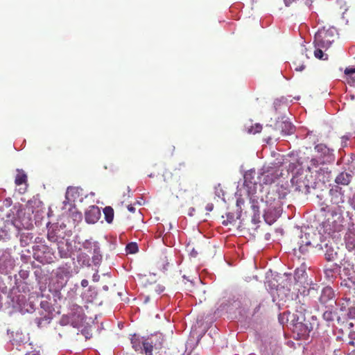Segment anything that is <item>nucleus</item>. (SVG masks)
<instances>
[{
	"label": "nucleus",
	"instance_id": "nucleus-1",
	"mask_svg": "<svg viewBox=\"0 0 355 355\" xmlns=\"http://www.w3.org/2000/svg\"><path fill=\"white\" fill-rule=\"evenodd\" d=\"M286 322L290 325L293 333L300 338H305L309 336L312 330V326L309 321L306 320L304 309L297 310V313H288Z\"/></svg>",
	"mask_w": 355,
	"mask_h": 355
},
{
	"label": "nucleus",
	"instance_id": "nucleus-2",
	"mask_svg": "<svg viewBox=\"0 0 355 355\" xmlns=\"http://www.w3.org/2000/svg\"><path fill=\"white\" fill-rule=\"evenodd\" d=\"M131 343L135 351L145 355H162L159 349L162 347V341L159 340L157 336H152L147 338L132 339Z\"/></svg>",
	"mask_w": 355,
	"mask_h": 355
},
{
	"label": "nucleus",
	"instance_id": "nucleus-3",
	"mask_svg": "<svg viewBox=\"0 0 355 355\" xmlns=\"http://www.w3.org/2000/svg\"><path fill=\"white\" fill-rule=\"evenodd\" d=\"M343 220L340 209L331 208L328 209L326 214V220L322 223L325 233L329 235H333L336 232L342 231Z\"/></svg>",
	"mask_w": 355,
	"mask_h": 355
},
{
	"label": "nucleus",
	"instance_id": "nucleus-4",
	"mask_svg": "<svg viewBox=\"0 0 355 355\" xmlns=\"http://www.w3.org/2000/svg\"><path fill=\"white\" fill-rule=\"evenodd\" d=\"M287 189L282 185H275L270 189L266 196V203L272 209H279L282 200L287 195Z\"/></svg>",
	"mask_w": 355,
	"mask_h": 355
},
{
	"label": "nucleus",
	"instance_id": "nucleus-5",
	"mask_svg": "<svg viewBox=\"0 0 355 355\" xmlns=\"http://www.w3.org/2000/svg\"><path fill=\"white\" fill-rule=\"evenodd\" d=\"M337 38L336 31L334 28L325 29L322 28L319 29L315 35L314 45L315 47L327 49Z\"/></svg>",
	"mask_w": 355,
	"mask_h": 355
},
{
	"label": "nucleus",
	"instance_id": "nucleus-6",
	"mask_svg": "<svg viewBox=\"0 0 355 355\" xmlns=\"http://www.w3.org/2000/svg\"><path fill=\"white\" fill-rule=\"evenodd\" d=\"M164 181L168 185L171 193L177 198H184L189 193V189L185 184H182L173 177V174L168 170H166L163 173Z\"/></svg>",
	"mask_w": 355,
	"mask_h": 355
},
{
	"label": "nucleus",
	"instance_id": "nucleus-7",
	"mask_svg": "<svg viewBox=\"0 0 355 355\" xmlns=\"http://www.w3.org/2000/svg\"><path fill=\"white\" fill-rule=\"evenodd\" d=\"M33 257L39 262L43 264L53 262L55 258L53 250L46 245L33 246Z\"/></svg>",
	"mask_w": 355,
	"mask_h": 355
},
{
	"label": "nucleus",
	"instance_id": "nucleus-8",
	"mask_svg": "<svg viewBox=\"0 0 355 355\" xmlns=\"http://www.w3.org/2000/svg\"><path fill=\"white\" fill-rule=\"evenodd\" d=\"M291 182L295 191L304 193H309L310 186L306 175L302 174L295 175L291 179Z\"/></svg>",
	"mask_w": 355,
	"mask_h": 355
},
{
	"label": "nucleus",
	"instance_id": "nucleus-9",
	"mask_svg": "<svg viewBox=\"0 0 355 355\" xmlns=\"http://www.w3.org/2000/svg\"><path fill=\"white\" fill-rule=\"evenodd\" d=\"M329 195L331 197V202L338 207L336 208L340 209V204L344 202V193L340 187L335 185L329 190Z\"/></svg>",
	"mask_w": 355,
	"mask_h": 355
},
{
	"label": "nucleus",
	"instance_id": "nucleus-10",
	"mask_svg": "<svg viewBox=\"0 0 355 355\" xmlns=\"http://www.w3.org/2000/svg\"><path fill=\"white\" fill-rule=\"evenodd\" d=\"M306 51V49H303L300 53L297 54L294 58L293 65L297 71H302L306 67V62L309 60Z\"/></svg>",
	"mask_w": 355,
	"mask_h": 355
},
{
	"label": "nucleus",
	"instance_id": "nucleus-11",
	"mask_svg": "<svg viewBox=\"0 0 355 355\" xmlns=\"http://www.w3.org/2000/svg\"><path fill=\"white\" fill-rule=\"evenodd\" d=\"M278 176V171L275 168H270L261 174L260 181L265 184H270L274 182Z\"/></svg>",
	"mask_w": 355,
	"mask_h": 355
},
{
	"label": "nucleus",
	"instance_id": "nucleus-12",
	"mask_svg": "<svg viewBox=\"0 0 355 355\" xmlns=\"http://www.w3.org/2000/svg\"><path fill=\"white\" fill-rule=\"evenodd\" d=\"M101 211L97 206H91L85 212V220L88 223H95L101 217Z\"/></svg>",
	"mask_w": 355,
	"mask_h": 355
},
{
	"label": "nucleus",
	"instance_id": "nucleus-13",
	"mask_svg": "<svg viewBox=\"0 0 355 355\" xmlns=\"http://www.w3.org/2000/svg\"><path fill=\"white\" fill-rule=\"evenodd\" d=\"M334 292L331 287L327 286L322 288L319 301L322 304H326L328 302L336 303L334 300Z\"/></svg>",
	"mask_w": 355,
	"mask_h": 355
},
{
	"label": "nucleus",
	"instance_id": "nucleus-14",
	"mask_svg": "<svg viewBox=\"0 0 355 355\" xmlns=\"http://www.w3.org/2000/svg\"><path fill=\"white\" fill-rule=\"evenodd\" d=\"M315 150L318 153L319 158L324 159L327 162H329L331 159V150L323 144H318L315 146Z\"/></svg>",
	"mask_w": 355,
	"mask_h": 355
},
{
	"label": "nucleus",
	"instance_id": "nucleus-15",
	"mask_svg": "<svg viewBox=\"0 0 355 355\" xmlns=\"http://www.w3.org/2000/svg\"><path fill=\"white\" fill-rule=\"evenodd\" d=\"M277 129H278L283 135H288L294 132L295 127L293 124L288 121H283L278 122L276 124Z\"/></svg>",
	"mask_w": 355,
	"mask_h": 355
},
{
	"label": "nucleus",
	"instance_id": "nucleus-16",
	"mask_svg": "<svg viewBox=\"0 0 355 355\" xmlns=\"http://www.w3.org/2000/svg\"><path fill=\"white\" fill-rule=\"evenodd\" d=\"M343 78L349 85L355 86V67H346L344 71Z\"/></svg>",
	"mask_w": 355,
	"mask_h": 355
},
{
	"label": "nucleus",
	"instance_id": "nucleus-17",
	"mask_svg": "<svg viewBox=\"0 0 355 355\" xmlns=\"http://www.w3.org/2000/svg\"><path fill=\"white\" fill-rule=\"evenodd\" d=\"M352 175L346 172L340 173L335 180L337 184L348 185L351 182Z\"/></svg>",
	"mask_w": 355,
	"mask_h": 355
},
{
	"label": "nucleus",
	"instance_id": "nucleus-18",
	"mask_svg": "<svg viewBox=\"0 0 355 355\" xmlns=\"http://www.w3.org/2000/svg\"><path fill=\"white\" fill-rule=\"evenodd\" d=\"M27 175L22 169H17V175L15 179V183L17 185H21L27 182Z\"/></svg>",
	"mask_w": 355,
	"mask_h": 355
},
{
	"label": "nucleus",
	"instance_id": "nucleus-19",
	"mask_svg": "<svg viewBox=\"0 0 355 355\" xmlns=\"http://www.w3.org/2000/svg\"><path fill=\"white\" fill-rule=\"evenodd\" d=\"M105 219L108 223H111L114 219V209L110 206H107L103 209Z\"/></svg>",
	"mask_w": 355,
	"mask_h": 355
},
{
	"label": "nucleus",
	"instance_id": "nucleus-20",
	"mask_svg": "<svg viewBox=\"0 0 355 355\" xmlns=\"http://www.w3.org/2000/svg\"><path fill=\"white\" fill-rule=\"evenodd\" d=\"M336 316V313L331 311L327 310L323 313V318L327 322H332L334 320V317Z\"/></svg>",
	"mask_w": 355,
	"mask_h": 355
},
{
	"label": "nucleus",
	"instance_id": "nucleus-21",
	"mask_svg": "<svg viewBox=\"0 0 355 355\" xmlns=\"http://www.w3.org/2000/svg\"><path fill=\"white\" fill-rule=\"evenodd\" d=\"M322 48L315 47V50L314 51V55L316 58L320 60H327V55L324 54L322 50Z\"/></svg>",
	"mask_w": 355,
	"mask_h": 355
},
{
	"label": "nucleus",
	"instance_id": "nucleus-22",
	"mask_svg": "<svg viewBox=\"0 0 355 355\" xmlns=\"http://www.w3.org/2000/svg\"><path fill=\"white\" fill-rule=\"evenodd\" d=\"M126 252L130 254H134L138 251V246L136 243H130L126 245Z\"/></svg>",
	"mask_w": 355,
	"mask_h": 355
},
{
	"label": "nucleus",
	"instance_id": "nucleus-23",
	"mask_svg": "<svg viewBox=\"0 0 355 355\" xmlns=\"http://www.w3.org/2000/svg\"><path fill=\"white\" fill-rule=\"evenodd\" d=\"M47 239L51 242H56L58 241V236L55 230H50L47 234Z\"/></svg>",
	"mask_w": 355,
	"mask_h": 355
},
{
	"label": "nucleus",
	"instance_id": "nucleus-24",
	"mask_svg": "<svg viewBox=\"0 0 355 355\" xmlns=\"http://www.w3.org/2000/svg\"><path fill=\"white\" fill-rule=\"evenodd\" d=\"M261 129L262 126L259 123H256L254 125L251 126L249 129V132L252 134L259 133L261 131Z\"/></svg>",
	"mask_w": 355,
	"mask_h": 355
},
{
	"label": "nucleus",
	"instance_id": "nucleus-25",
	"mask_svg": "<svg viewBox=\"0 0 355 355\" xmlns=\"http://www.w3.org/2000/svg\"><path fill=\"white\" fill-rule=\"evenodd\" d=\"M311 165L313 166H318L319 164H323L326 162V160L324 159H320L319 157L317 158H313L311 160Z\"/></svg>",
	"mask_w": 355,
	"mask_h": 355
},
{
	"label": "nucleus",
	"instance_id": "nucleus-26",
	"mask_svg": "<svg viewBox=\"0 0 355 355\" xmlns=\"http://www.w3.org/2000/svg\"><path fill=\"white\" fill-rule=\"evenodd\" d=\"M345 286L350 289H354L355 291V282L352 279V278L349 277L347 280H344Z\"/></svg>",
	"mask_w": 355,
	"mask_h": 355
},
{
	"label": "nucleus",
	"instance_id": "nucleus-27",
	"mask_svg": "<svg viewBox=\"0 0 355 355\" xmlns=\"http://www.w3.org/2000/svg\"><path fill=\"white\" fill-rule=\"evenodd\" d=\"M288 312H284L279 315L278 319L282 324H284L285 322H286V317L288 316Z\"/></svg>",
	"mask_w": 355,
	"mask_h": 355
},
{
	"label": "nucleus",
	"instance_id": "nucleus-28",
	"mask_svg": "<svg viewBox=\"0 0 355 355\" xmlns=\"http://www.w3.org/2000/svg\"><path fill=\"white\" fill-rule=\"evenodd\" d=\"M301 309H304V314H305V312H306V306L304 304H298V303L296 302L295 313H297V310L301 311Z\"/></svg>",
	"mask_w": 355,
	"mask_h": 355
},
{
	"label": "nucleus",
	"instance_id": "nucleus-29",
	"mask_svg": "<svg viewBox=\"0 0 355 355\" xmlns=\"http://www.w3.org/2000/svg\"><path fill=\"white\" fill-rule=\"evenodd\" d=\"M88 284H89V282L87 279H83L81 281V286L83 287H87L88 286Z\"/></svg>",
	"mask_w": 355,
	"mask_h": 355
},
{
	"label": "nucleus",
	"instance_id": "nucleus-30",
	"mask_svg": "<svg viewBox=\"0 0 355 355\" xmlns=\"http://www.w3.org/2000/svg\"><path fill=\"white\" fill-rule=\"evenodd\" d=\"M128 209L129 211L132 213H134L135 211V208L132 205H129L128 206Z\"/></svg>",
	"mask_w": 355,
	"mask_h": 355
},
{
	"label": "nucleus",
	"instance_id": "nucleus-31",
	"mask_svg": "<svg viewBox=\"0 0 355 355\" xmlns=\"http://www.w3.org/2000/svg\"><path fill=\"white\" fill-rule=\"evenodd\" d=\"M286 6H288L293 2H295L296 0H284Z\"/></svg>",
	"mask_w": 355,
	"mask_h": 355
},
{
	"label": "nucleus",
	"instance_id": "nucleus-32",
	"mask_svg": "<svg viewBox=\"0 0 355 355\" xmlns=\"http://www.w3.org/2000/svg\"><path fill=\"white\" fill-rule=\"evenodd\" d=\"M343 352L340 350H334V355H342Z\"/></svg>",
	"mask_w": 355,
	"mask_h": 355
},
{
	"label": "nucleus",
	"instance_id": "nucleus-33",
	"mask_svg": "<svg viewBox=\"0 0 355 355\" xmlns=\"http://www.w3.org/2000/svg\"><path fill=\"white\" fill-rule=\"evenodd\" d=\"M206 209H207V210H208V211H211V210H212V209H213V205H207V208H206Z\"/></svg>",
	"mask_w": 355,
	"mask_h": 355
},
{
	"label": "nucleus",
	"instance_id": "nucleus-34",
	"mask_svg": "<svg viewBox=\"0 0 355 355\" xmlns=\"http://www.w3.org/2000/svg\"><path fill=\"white\" fill-rule=\"evenodd\" d=\"M304 246H302V245L300 246L299 249H298L299 252L303 253L304 252Z\"/></svg>",
	"mask_w": 355,
	"mask_h": 355
},
{
	"label": "nucleus",
	"instance_id": "nucleus-35",
	"mask_svg": "<svg viewBox=\"0 0 355 355\" xmlns=\"http://www.w3.org/2000/svg\"><path fill=\"white\" fill-rule=\"evenodd\" d=\"M349 343L350 345H354V341H350Z\"/></svg>",
	"mask_w": 355,
	"mask_h": 355
},
{
	"label": "nucleus",
	"instance_id": "nucleus-36",
	"mask_svg": "<svg viewBox=\"0 0 355 355\" xmlns=\"http://www.w3.org/2000/svg\"><path fill=\"white\" fill-rule=\"evenodd\" d=\"M69 189L68 188L67 191V196L69 194Z\"/></svg>",
	"mask_w": 355,
	"mask_h": 355
},
{
	"label": "nucleus",
	"instance_id": "nucleus-37",
	"mask_svg": "<svg viewBox=\"0 0 355 355\" xmlns=\"http://www.w3.org/2000/svg\"><path fill=\"white\" fill-rule=\"evenodd\" d=\"M253 209H254L255 208H257L255 205H253L252 206Z\"/></svg>",
	"mask_w": 355,
	"mask_h": 355
},
{
	"label": "nucleus",
	"instance_id": "nucleus-38",
	"mask_svg": "<svg viewBox=\"0 0 355 355\" xmlns=\"http://www.w3.org/2000/svg\"><path fill=\"white\" fill-rule=\"evenodd\" d=\"M311 291H313V288L309 289V292L310 293Z\"/></svg>",
	"mask_w": 355,
	"mask_h": 355
},
{
	"label": "nucleus",
	"instance_id": "nucleus-39",
	"mask_svg": "<svg viewBox=\"0 0 355 355\" xmlns=\"http://www.w3.org/2000/svg\"><path fill=\"white\" fill-rule=\"evenodd\" d=\"M148 176L151 178V177H153V175L150 174V175H148Z\"/></svg>",
	"mask_w": 355,
	"mask_h": 355
},
{
	"label": "nucleus",
	"instance_id": "nucleus-40",
	"mask_svg": "<svg viewBox=\"0 0 355 355\" xmlns=\"http://www.w3.org/2000/svg\"><path fill=\"white\" fill-rule=\"evenodd\" d=\"M294 251H295V254H297V252H296V249H295V248L294 249Z\"/></svg>",
	"mask_w": 355,
	"mask_h": 355
},
{
	"label": "nucleus",
	"instance_id": "nucleus-41",
	"mask_svg": "<svg viewBox=\"0 0 355 355\" xmlns=\"http://www.w3.org/2000/svg\"><path fill=\"white\" fill-rule=\"evenodd\" d=\"M26 355H31V354H26ZM31 355H37V354H31Z\"/></svg>",
	"mask_w": 355,
	"mask_h": 355
}]
</instances>
